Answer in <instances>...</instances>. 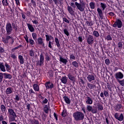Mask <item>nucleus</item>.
Segmentation results:
<instances>
[{
	"mask_svg": "<svg viewBox=\"0 0 124 124\" xmlns=\"http://www.w3.org/2000/svg\"><path fill=\"white\" fill-rule=\"evenodd\" d=\"M78 40H79V42H82L83 41V38L81 36L78 37Z\"/></svg>",
	"mask_w": 124,
	"mask_h": 124,
	"instance_id": "62",
	"label": "nucleus"
},
{
	"mask_svg": "<svg viewBox=\"0 0 124 124\" xmlns=\"http://www.w3.org/2000/svg\"><path fill=\"white\" fill-rule=\"evenodd\" d=\"M30 55L31 57L34 56V51L33 50H30Z\"/></svg>",
	"mask_w": 124,
	"mask_h": 124,
	"instance_id": "58",
	"label": "nucleus"
},
{
	"mask_svg": "<svg viewBox=\"0 0 124 124\" xmlns=\"http://www.w3.org/2000/svg\"><path fill=\"white\" fill-rule=\"evenodd\" d=\"M31 3L34 7H36V2L34 0H31Z\"/></svg>",
	"mask_w": 124,
	"mask_h": 124,
	"instance_id": "50",
	"label": "nucleus"
},
{
	"mask_svg": "<svg viewBox=\"0 0 124 124\" xmlns=\"http://www.w3.org/2000/svg\"><path fill=\"white\" fill-rule=\"evenodd\" d=\"M43 110L46 114H48L49 113V108L47 105H45L44 106Z\"/></svg>",
	"mask_w": 124,
	"mask_h": 124,
	"instance_id": "25",
	"label": "nucleus"
},
{
	"mask_svg": "<svg viewBox=\"0 0 124 124\" xmlns=\"http://www.w3.org/2000/svg\"><path fill=\"white\" fill-rule=\"evenodd\" d=\"M67 10L69 14L72 16H74L75 15V11L73 10L72 7L71 6H67Z\"/></svg>",
	"mask_w": 124,
	"mask_h": 124,
	"instance_id": "12",
	"label": "nucleus"
},
{
	"mask_svg": "<svg viewBox=\"0 0 124 124\" xmlns=\"http://www.w3.org/2000/svg\"><path fill=\"white\" fill-rule=\"evenodd\" d=\"M18 61L20 64H23L24 63V58L22 55H18Z\"/></svg>",
	"mask_w": 124,
	"mask_h": 124,
	"instance_id": "19",
	"label": "nucleus"
},
{
	"mask_svg": "<svg viewBox=\"0 0 124 124\" xmlns=\"http://www.w3.org/2000/svg\"><path fill=\"white\" fill-rule=\"evenodd\" d=\"M24 38L26 41L27 43H29V38L27 36V35H26V36L24 37Z\"/></svg>",
	"mask_w": 124,
	"mask_h": 124,
	"instance_id": "59",
	"label": "nucleus"
},
{
	"mask_svg": "<svg viewBox=\"0 0 124 124\" xmlns=\"http://www.w3.org/2000/svg\"><path fill=\"white\" fill-rule=\"evenodd\" d=\"M13 91L14 90L13 88L9 87L6 90L5 93L7 94H10L13 93Z\"/></svg>",
	"mask_w": 124,
	"mask_h": 124,
	"instance_id": "20",
	"label": "nucleus"
},
{
	"mask_svg": "<svg viewBox=\"0 0 124 124\" xmlns=\"http://www.w3.org/2000/svg\"><path fill=\"white\" fill-rule=\"evenodd\" d=\"M117 81L121 86L124 87V79L119 80Z\"/></svg>",
	"mask_w": 124,
	"mask_h": 124,
	"instance_id": "41",
	"label": "nucleus"
},
{
	"mask_svg": "<svg viewBox=\"0 0 124 124\" xmlns=\"http://www.w3.org/2000/svg\"><path fill=\"white\" fill-rule=\"evenodd\" d=\"M72 64V65L74 67H75L76 68H78L79 66L78 63L77 62H73Z\"/></svg>",
	"mask_w": 124,
	"mask_h": 124,
	"instance_id": "39",
	"label": "nucleus"
},
{
	"mask_svg": "<svg viewBox=\"0 0 124 124\" xmlns=\"http://www.w3.org/2000/svg\"><path fill=\"white\" fill-rule=\"evenodd\" d=\"M97 107H98L97 108H98V110H102L103 109V107H102V105H98L97 106Z\"/></svg>",
	"mask_w": 124,
	"mask_h": 124,
	"instance_id": "52",
	"label": "nucleus"
},
{
	"mask_svg": "<svg viewBox=\"0 0 124 124\" xmlns=\"http://www.w3.org/2000/svg\"><path fill=\"white\" fill-rule=\"evenodd\" d=\"M52 45H53V43H52V42H51V41H49L48 47L50 48V49H52V48H53Z\"/></svg>",
	"mask_w": 124,
	"mask_h": 124,
	"instance_id": "46",
	"label": "nucleus"
},
{
	"mask_svg": "<svg viewBox=\"0 0 124 124\" xmlns=\"http://www.w3.org/2000/svg\"><path fill=\"white\" fill-rule=\"evenodd\" d=\"M11 57L13 59H17V56H16V54L14 53H12L11 54Z\"/></svg>",
	"mask_w": 124,
	"mask_h": 124,
	"instance_id": "49",
	"label": "nucleus"
},
{
	"mask_svg": "<svg viewBox=\"0 0 124 124\" xmlns=\"http://www.w3.org/2000/svg\"><path fill=\"white\" fill-rule=\"evenodd\" d=\"M93 36H92V35H89L88 38L87 39V43L89 45H92L93 44Z\"/></svg>",
	"mask_w": 124,
	"mask_h": 124,
	"instance_id": "9",
	"label": "nucleus"
},
{
	"mask_svg": "<svg viewBox=\"0 0 124 124\" xmlns=\"http://www.w3.org/2000/svg\"><path fill=\"white\" fill-rule=\"evenodd\" d=\"M107 40L108 41L112 40V37H111L110 35H108V36H107Z\"/></svg>",
	"mask_w": 124,
	"mask_h": 124,
	"instance_id": "53",
	"label": "nucleus"
},
{
	"mask_svg": "<svg viewBox=\"0 0 124 124\" xmlns=\"http://www.w3.org/2000/svg\"><path fill=\"white\" fill-rule=\"evenodd\" d=\"M37 40L38 44H39V45H41L43 47L45 46V43H44L43 39H42L41 37H39V38H38Z\"/></svg>",
	"mask_w": 124,
	"mask_h": 124,
	"instance_id": "15",
	"label": "nucleus"
},
{
	"mask_svg": "<svg viewBox=\"0 0 124 124\" xmlns=\"http://www.w3.org/2000/svg\"><path fill=\"white\" fill-rule=\"evenodd\" d=\"M32 22L33 24H35V25H37V24H39V22H38V20H32Z\"/></svg>",
	"mask_w": 124,
	"mask_h": 124,
	"instance_id": "61",
	"label": "nucleus"
},
{
	"mask_svg": "<svg viewBox=\"0 0 124 124\" xmlns=\"http://www.w3.org/2000/svg\"><path fill=\"white\" fill-rule=\"evenodd\" d=\"M3 76L5 78H6V79L8 78L9 79H11L13 78L12 76L10 74H8L6 73H3Z\"/></svg>",
	"mask_w": 124,
	"mask_h": 124,
	"instance_id": "24",
	"label": "nucleus"
},
{
	"mask_svg": "<svg viewBox=\"0 0 124 124\" xmlns=\"http://www.w3.org/2000/svg\"><path fill=\"white\" fill-rule=\"evenodd\" d=\"M45 57L43 54H41L40 56V61L39 62L40 66H43L44 64Z\"/></svg>",
	"mask_w": 124,
	"mask_h": 124,
	"instance_id": "11",
	"label": "nucleus"
},
{
	"mask_svg": "<svg viewBox=\"0 0 124 124\" xmlns=\"http://www.w3.org/2000/svg\"><path fill=\"white\" fill-rule=\"evenodd\" d=\"M104 94L106 97L109 96V93L106 91H104Z\"/></svg>",
	"mask_w": 124,
	"mask_h": 124,
	"instance_id": "54",
	"label": "nucleus"
},
{
	"mask_svg": "<svg viewBox=\"0 0 124 124\" xmlns=\"http://www.w3.org/2000/svg\"><path fill=\"white\" fill-rule=\"evenodd\" d=\"M114 117L119 121H123V120H124V115H123V114H120V115L119 116V113H116L114 114Z\"/></svg>",
	"mask_w": 124,
	"mask_h": 124,
	"instance_id": "8",
	"label": "nucleus"
},
{
	"mask_svg": "<svg viewBox=\"0 0 124 124\" xmlns=\"http://www.w3.org/2000/svg\"><path fill=\"white\" fill-rule=\"evenodd\" d=\"M33 89L35 92H39L40 91L39 86L37 84H34L33 85Z\"/></svg>",
	"mask_w": 124,
	"mask_h": 124,
	"instance_id": "22",
	"label": "nucleus"
},
{
	"mask_svg": "<svg viewBox=\"0 0 124 124\" xmlns=\"http://www.w3.org/2000/svg\"><path fill=\"white\" fill-rule=\"evenodd\" d=\"M63 99L66 104H70V99L68 97L64 96Z\"/></svg>",
	"mask_w": 124,
	"mask_h": 124,
	"instance_id": "29",
	"label": "nucleus"
},
{
	"mask_svg": "<svg viewBox=\"0 0 124 124\" xmlns=\"http://www.w3.org/2000/svg\"><path fill=\"white\" fill-rule=\"evenodd\" d=\"M45 86L46 89H52L54 87V85L50 81L46 82Z\"/></svg>",
	"mask_w": 124,
	"mask_h": 124,
	"instance_id": "10",
	"label": "nucleus"
},
{
	"mask_svg": "<svg viewBox=\"0 0 124 124\" xmlns=\"http://www.w3.org/2000/svg\"><path fill=\"white\" fill-rule=\"evenodd\" d=\"M75 5L77 6L78 9L80 12H84L85 10V5H83L78 2L76 1L75 3Z\"/></svg>",
	"mask_w": 124,
	"mask_h": 124,
	"instance_id": "6",
	"label": "nucleus"
},
{
	"mask_svg": "<svg viewBox=\"0 0 124 124\" xmlns=\"http://www.w3.org/2000/svg\"><path fill=\"white\" fill-rule=\"evenodd\" d=\"M2 3L4 6H7L9 5V2H8L7 0H2Z\"/></svg>",
	"mask_w": 124,
	"mask_h": 124,
	"instance_id": "34",
	"label": "nucleus"
},
{
	"mask_svg": "<svg viewBox=\"0 0 124 124\" xmlns=\"http://www.w3.org/2000/svg\"><path fill=\"white\" fill-rule=\"evenodd\" d=\"M63 32H64V34H65V35H66L67 36H69V32H68V30H67V29H64V30H63Z\"/></svg>",
	"mask_w": 124,
	"mask_h": 124,
	"instance_id": "45",
	"label": "nucleus"
},
{
	"mask_svg": "<svg viewBox=\"0 0 124 124\" xmlns=\"http://www.w3.org/2000/svg\"><path fill=\"white\" fill-rule=\"evenodd\" d=\"M67 76L70 80H71L74 82H76V78L73 75L69 74Z\"/></svg>",
	"mask_w": 124,
	"mask_h": 124,
	"instance_id": "26",
	"label": "nucleus"
},
{
	"mask_svg": "<svg viewBox=\"0 0 124 124\" xmlns=\"http://www.w3.org/2000/svg\"><path fill=\"white\" fill-rule=\"evenodd\" d=\"M121 108H122V105L118 104L115 106V110L116 111H119V110H120Z\"/></svg>",
	"mask_w": 124,
	"mask_h": 124,
	"instance_id": "37",
	"label": "nucleus"
},
{
	"mask_svg": "<svg viewBox=\"0 0 124 124\" xmlns=\"http://www.w3.org/2000/svg\"><path fill=\"white\" fill-rule=\"evenodd\" d=\"M5 30L7 35H11L13 31V26L10 22H7L5 25Z\"/></svg>",
	"mask_w": 124,
	"mask_h": 124,
	"instance_id": "3",
	"label": "nucleus"
},
{
	"mask_svg": "<svg viewBox=\"0 0 124 124\" xmlns=\"http://www.w3.org/2000/svg\"><path fill=\"white\" fill-rule=\"evenodd\" d=\"M5 66L6 67V71L10 72V71L11 70V68L10 65H9L8 64L6 63L5 64Z\"/></svg>",
	"mask_w": 124,
	"mask_h": 124,
	"instance_id": "38",
	"label": "nucleus"
},
{
	"mask_svg": "<svg viewBox=\"0 0 124 124\" xmlns=\"http://www.w3.org/2000/svg\"><path fill=\"white\" fill-rule=\"evenodd\" d=\"M0 69L3 72H5L6 71V67L4 65L3 63L0 62Z\"/></svg>",
	"mask_w": 124,
	"mask_h": 124,
	"instance_id": "21",
	"label": "nucleus"
},
{
	"mask_svg": "<svg viewBox=\"0 0 124 124\" xmlns=\"http://www.w3.org/2000/svg\"><path fill=\"white\" fill-rule=\"evenodd\" d=\"M31 124H39V122L38 121L35 120L33 122V120H31Z\"/></svg>",
	"mask_w": 124,
	"mask_h": 124,
	"instance_id": "48",
	"label": "nucleus"
},
{
	"mask_svg": "<svg viewBox=\"0 0 124 124\" xmlns=\"http://www.w3.org/2000/svg\"><path fill=\"white\" fill-rule=\"evenodd\" d=\"M11 39V44H13L14 40L11 36H6V38H2V41L5 44L9 43V40Z\"/></svg>",
	"mask_w": 124,
	"mask_h": 124,
	"instance_id": "5",
	"label": "nucleus"
},
{
	"mask_svg": "<svg viewBox=\"0 0 124 124\" xmlns=\"http://www.w3.org/2000/svg\"><path fill=\"white\" fill-rule=\"evenodd\" d=\"M62 20L63 22H65V23H67L68 24L70 23L69 20H68V19H67L66 17H63Z\"/></svg>",
	"mask_w": 124,
	"mask_h": 124,
	"instance_id": "44",
	"label": "nucleus"
},
{
	"mask_svg": "<svg viewBox=\"0 0 124 124\" xmlns=\"http://www.w3.org/2000/svg\"><path fill=\"white\" fill-rule=\"evenodd\" d=\"M90 6L92 9H94L95 8V3L93 2H91L90 3Z\"/></svg>",
	"mask_w": 124,
	"mask_h": 124,
	"instance_id": "35",
	"label": "nucleus"
},
{
	"mask_svg": "<svg viewBox=\"0 0 124 124\" xmlns=\"http://www.w3.org/2000/svg\"><path fill=\"white\" fill-rule=\"evenodd\" d=\"M73 117L76 121H78L83 120L84 119L85 116L83 113L79 111H77L73 113Z\"/></svg>",
	"mask_w": 124,
	"mask_h": 124,
	"instance_id": "1",
	"label": "nucleus"
},
{
	"mask_svg": "<svg viewBox=\"0 0 124 124\" xmlns=\"http://www.w3.org/2000/svg\"><path fill=\"white\" fill-rule=\"evenodd\" d=\"M60 61L64 63L65 65H66L68 62L67 60L63 58V57H62V56L60 57Z\"/></svg>",
	"mask_w": 124,
	"mask_h": 124,
	"instance_id": "23",
	"label": "nucleus"
},
{
	"mask_svg": "<svg viewBox=\"0 0 124 124\" xmlns=\"http://www.w3.org/2000/svg\"><path fill=\"white\" fill-rule=\"evenodd\" d=\"M3 73H0V82H1L3 81Z\"/></svg>",
	"mask_w": 124,
	"mask_h": 124,
	"instance_id": "47",
	"label": "nucleus"
},
{
	"mask_svg": "<svg viewBox=\"0 0 124 124\" xmlns=\"http://www.w3.org/2000/svg\"><path fill=\"white\" fill-rule=\"evenodd\" d=\"M48 100L46 98H45L44 101L42 102L43 104H47L48 103Z\"/></svg>",
	"mask_w": 124,
	"mask_h": 124,
	"instance_id": "57",
	"label": "nucleus"
},
{
	"mask_svg": "<svg viewBox=\"0 0 124 124\" xmlns=\"http://www.w3.org/2000/svg\"><path fill=\"white\" fill-rule=\"evenodd\" d=\"M29 42L31 45H33L34 44V41L31 38V39H29Z\"/></svg>",
	"mask_w": 124,
	"mask_h": 124,
	"instance_id": "43",
	"label": "nucleus"
},
{
	"mask_svg": "<svg viewBox=\"0 0 124 124\" xmlns=\"http://www.w3.org/2000/svg\"><path fill=\"white\" fill-rule=\"evenodd\" d=\"M87 87L88 88V89L91 90L93 89V88L94 87L93 85V84H92L91 83H87Z\"/></svg>",
	"mask_w": 124,
	"mask_h": 124,
	"instance_id": "36",
	"label": "nucleus"
},
{
	"mask_svg": "<svg viewBox=\"0 0 124 124\" xmlns=\"http://www.w3.org/2000/svg\"><path fill=\"white\" fill-rule=\"evenodd\" d=\"M105 63L107 65H109L110 64V61L109 60V59H106L105 60Z\"/></svg>",
	"mask_w": 124,
	"mask_h": 124,
	"instance_id": "56",
	"label": "nucleus"
},
{
	"mask_svg": "<svg viewBox=\"0 0 124 124\" xmlns=\"http://www.w3.org/2000/svg\"><path fill=\"white\" fill-rule=\"evenodd\" d=\"M61 80L62 83L65 84L67 82V78H66V77H62Z\"/></svg>",
	"mask_w": 124,
	"mask_h": 124,
	"instance_id": "28",
	"label": "nucleus"
},
{
	"mask_svg": "<svg viewBox=\"0 0 124 124\" xmlns=\"http://www.w3.org/2000/svg\"><path fill=\"white\" fill-rule=\"evenodd\" d=\"M97 12H98L100 18L101 19H103L104 16H103V13L102 12V10H101V9L99 8H97Z\"/></svg>",
	"mask_w": 124,
	"mask_h": 124,
	"instance_id": "18",
	"label": "nucleus"
},
{
	"mask_svg": "<svg viewBox=\"0 0 124 124\" xmlns=\"http://www.w3.org/2000/svg\"><path fill=\"white\" fill-rule=\"evenodd\" d=\"M0 109L2 113H5L6 110V107L3 105L0 106Z\"/></svg>",
	"mask_w": 124,
	"mask_h": 124,
	"instance_id": "30",
	"label": "nucleus"
},
{
	"mask_svg": "<svg viewBox=\"0 0 124 124\" xmlns=\"http://www.w3.org/2000/svg\"><path fill=\"white\" fill-rule=\"evenodd\" d=\"M86 109L89 112H92L93 113H96V110L94 109H93V107L90 106V105H87L86 107Z\"/></svg>",
	"mask_w": 124,
	"mask_h": 124,
	"instance_id": "16",
	"label": "nucleus"
},
{
	"mask_svg": "<svg viewBox=\"0 0 124 124\" xmlns=\"http://www.w3.org/2000/svg\"><path fill=\"white\" fill-rule=\"evenodd\" d=\"M112 27L118 29L122 28V27H123V22H122V20L120 19H116L115 22L113 24Z\"/></svg>",
	"mask_w": 124,
	"mask_h": 124,
	"instance_id": "4",
	"label": "nucleus"
},
{
	"mask_svg": "<svg viewBox=\"0 0 124 124\" xmlns=\"http://www.w3.org/2000/svg\"><path fill=\"white\" fill-rule=\"evenodd\" d=\"M32 37L34 40H37V35L36 33H32Z\"/></svg>",
	"mask_w": 124,
	"mask_h": 124,
	"instance_id": "40",
	"label": "nucleus"
},
{
	"mask_svg": "<svg viewBox=\"0 0 124 124\" xmlns=\"http://www.w3.org/2000/svg\"><path fill=\"white\" fill-rule=\"evenodd\" d=\"M81 109L84 114H86V108L85 107H82Z\"/></svg>",
	"mask_w": 124,
	"mask_h": 124,
	"instance_id": "63",
	"label": "nucleus"
},
{
	"mask_svg": "<svg viewBox=\"0 0 124 124\" xmlns=\"http://www.w3.org/2000/svg\"><path fill=\"white\" fill-rule=\"evenodd\" d=\"M8 114L9 115L11 121H14L16 118L17 117L16 112L12 108H9L8 109Z\"/></svg>",
	"mask_w": 124,
	"mask_h": 124,
	"instance_id": "2",
	"label": "nucleus"
},
{
	"mask_svg": "<svg viewBox=\"0 0 124 124\" xmlns=\"http://www.w3.org/2000/svg\"><path fill=\"white\" fill-rule=\"evenodd\" d=\"M15 99L16 100L19 101L20 98H19V97L17 95H16Z\"/></svg>",
	"mask_w": 124,
	"mask_h": 124,
	"instance_id": "64",
	"label": "nucleus"
},
{
	"mask_svg": "<svg viewBox=\"0 0 124 124\" xmlns=\"http://www.w3.org/2000/svg\"><path fill=\"white\" fill-rule=\"evenodd\" d=\"M87 78L89 82H92L95 80V77L93 75H89Z\"/></svg>",
	"mask_w": 124,
	"mask_h": 124,
	"instance_id": "14",
	"label": "nucleus"
},
{
	"mask_svg": "<svg viewBox=\"0 0 124 124\" xmlns=\"http://www.w3.org/2000/svg\"><path fill=\"white\" fill-rule=\"evenodd\" d=\"M86 103L88 105L93 104V99L92 98L88 96L85 98Z\"/></svg>",
	"mask_w": 124,
	"mask_h": 124,
	"instance_id": "17",
	"label": "nucleus"
},
{
	"mask_svg": "<svg viewBox=\"0 0 124 124\" xmlns=\"http://www.w3.org/2000/svg\"><path fill=\"white\" fill-rule=\"evenodd\" d=\"M27 26L30 32H33L35 31V28L34 27H33L32 24H30V23H27Z\"/></svg>",
	"mask_w": 124,
	"mask_h": 124,
	"instance_id": "13",
	"label": "nucleus"
},
{
	"mask_svg": "<svg viewBox=\"0 0 124 124\" xmlns=\"http://www.w3.org/2000/svg\"><path fill=\"white\" fill-rule=\"evenodd\" d=\"M62 115V117H65L67 115V110H63Z\"/></svg>",
	"mask_w": 124,
	"mask_h": 124,
	"instance_id": "42",
	"label": "nucleus"
},
{
	"mask_svg": "<svg viewBox=\"0 0 124 124\" xmlns=\"http://www.w3.org/2000/svg\"><path fill=\"white\" fill-rule=\"evenodd\" d=\"M29 93H30L31 94L35 93L32 89H31L30 90H29Z\"/></svg>",
	"mask_w": 124,
	"mask_h": 124,
	"instance_id": "60",
	"label": "nucleus"
},
{
	"mask_svg": "<svg viewBox=\"0 0 124 124\" xmlns=\"http://www.w3.org/2000/svg\"><path fill=\"white\" fill-rule=\"evenodd\" d=\"M100 6H101V7L102 8L103 11H104L107 7L106 4L105 3H103V2L100 3Z\"/></svg>",
	"mask_w": 124,
	"mask_h": 124,
	"instance_id": "33",
	"label": "nucleus"
},
{
	"mask_svg": "<svg viewBox=\"0 0 124 124\" xmlns=\"http://www.w3.org/2000/svg\"><path fill=\"white\" fill-rule=\"evenodd\" d=\"M114 77L116 78V79L117 80V81H119L120 80V79H122L123 78H124V74H123V73H122V72H119L118 73H116L115 75H114Z\"/></svg>",
	"mask_w": 124,
	"mask_h": 124,
	"instance_id": "7",
	"label": "nucleus"
},
{
	"mask_svg": "<svg viewBox=\"0 0 124 124\" xmlns=\"http://www.w3.org/2000/svg\"><path fill=\"white\" fill-rule=\"evenodd\" d=\"M70 59H72V60H75V59H76L75 55H74V54H71L70 56Z\"/></svg>",
	"mask_w": 124,
	"mask_h": 124,
	"instance_id": "55",
	"label": "nucleus"
},
{
	"mask_svg": "<svg viewBox=\"0 0 124 124\" xmlns=\"http://www.w3.org/2000/svg\"><path fill=\"white\" fill-rule=\"evenodd\" d=\"M55 42L56 43L57 46L58 47H60L61 46V45L60 44L59 40V39H58V38H55Z\"/></svg>",
	"mask_w": 124,
	"mask_h": 124,
	"instance_id": "31",
	"label": "nucleus"
},
{
	"mask_svg": "<svg viewBox=\"0 0 124 124\" xmlns=\"http://www.w3.org/2000/svg\"><path fill=\"white\" fill-rule=\"evenodd\" d=\"M118 46L119 48H123V43H121V42H120V43H118Z\"/></svg>",
	"mask_w": 124,
	"mask_h": 124,
	"instance_id": "51",
	"label": "nucleus"
},
{
	"mask_svg": "<svg viewBox=\"0 0 124 124\" xmlns=\"http://www.w3.org/2000/svg\"><path fill=\"white\" fill-rule=\"evenodd\" d=\"M45 36L46 42L49 41L50 40L54 39L53 37H52V36H51V35H46Z\"/></svg>",
	"mask_w": 124,
	"mask_h": 124,
	"instance_id": "27",
	"label": "nucleus"
},
{
	"mask_svg": "<svg viewBox=\"0 0 124 124\" xmlns=\"http://www.w3.org/2000/svg\"><path fill=\"white\" fill-rule=\"evenodd\" d=\"M93 35L95 37H99V33L97 31H93Z\"/></svg>",
	"mask_w": 124,
	"mask_h": 124,
	"instance_id": "32",
	"label": "nucleus"
}]
</instances>
